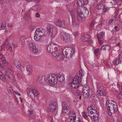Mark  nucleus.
<instances>
[{
  "label": "nucleus",
  "mask_w": 122,
  "mask_h": 122,
  "mask_svg": "<svg viewBox=\"0 0 122 122\" xmlns=\"http://www.w3.org/2000/svg\"><path fill=\"white\" fill-rule=\"evenodd\" d=\"M81 80L79 77L75 76L74 78L69 79V84L73 88H77Z\"/></svg>",
  "instance_id": "nucleus-6"
},
{
  "label": "nucleus",
  "mask_w": 122,
  "mask_h": 122,
  "mask_svg": "<svg viewBox=\"0 0 122 122\" xmlns=\"http://www.w3.org/2000/svg\"><path fill=\"white\" fill-rule=\"evenodd\" d=\"M47 31L48 32V35L49 37H50L51 39H53L54 36L53 35V27L51 25H48L47 28Z\"/></svg>",
  "instance_id": "nucleus-16"
},
{
  "label": "nucleus",
  "mask_w": 122,
  "mask_h": 122,
  "mask_svg": "<svg viewBox=\"0 0 122 122\" xmlns=\"http://www.w3.org/2000/svg\"><path fill=\"white\" fill-rule=\"evenodd\" d=\"M105 108L107 114L109 115L115 113L118 109L117 104L112 100L108 101L106 102Z\"/></svg>",
  "instance_id": "nucleus-2"
},
{
  "label": "nucleus",
  "mask_w": 122,
  "mask_h": 122,
  "mask_svg": "<svg viewBox=\"0 0 122 122\" xmlns=\"http://www.w3.org/2000/svg\"><path fill=\"white\" fill-rule=\"evenodd\" d=\"M103 63L107 67V68H109L110 67V65L108 64L107 63V62L106 61H103Z\"/></svg>",
  "instance_id": "nucleus-47"
},
{
  "label": "nucleus",
  "mask_w": 122,
  "mask_h": 122,
  "mask_svg": "<svg viewBox=\"0 0 122 122\" xmlns=\"http://www.w3.org/2000/svg\"><path fill=\"white\" fill-rule=\"evenodd\" d=\"M83 76V74H82L81 73H79V76H77V77H80L81 79V77Z\"/></svg>",
  "instance_id": "nucleus-58"
},
{
  "label": "nucleus",
  "mask_w": 122,
  "mask_h": 122,
  "mask_svg": "<svg viewBox=\"0 0 122 122\" xmlns=\"http://www.w3.org/2000/svg\"><path fill=\"white\" fill-rule=\"evenodd\" d=\"M121 62V61L118 59H116L113 61V63L115 65H117Z\"/></svg>",
  "instance_id": "nucleus-38"
},
{
  "label": "nucleus",
  "mask_w": 122,
  "mask_h": 122,
  "mask_svg": "<svg viewBox=\"0 0 122 122\" xmlns=\"http://www.w3.org/2000/svg\"><path fill=\"white\" fill-rule=\"evenodd\" d=\"M35 45H34V44L33 43L30 42L29 44V47L30 48V49H32L34 47H35Z\"/></svg>",
  "instance_id": "nucleus-42"
},
{
  "label": "nucleus",
  "mask_w": 122,
  "mask_h": 122,
  "mask_svg": "<svg viewBox=\"0 0 122 122\" xmlns=\"http://www.w3.org/2000/svg\"><path fill=\"white\" fill-rule=\"evenodd\" d=\"M77 20L79 22L81 21L83 19L86 17L88 14L87 9L84 7L79 6L77 10Z\"/></svg>",
  "instance_id": "nucleus-3"
},
{
  "label": "nucleus",
  "mask_w": 122,
  "mask_h": 122,
  "mask_svg": "<svg viewBox=\"0 0 122 122\" xmlns=\"http://www.w3.org/2000/svg\"><path fill=\"white\" fill-rule=\"evenodd\" d=\"M110 49V46L108 45H103L100 48L101 50H109Z\"/></svg>",
  "instance_id": "nucleus-24"
},
{
  "label": "nucleus",
  "mask_w": 122,
  "mask_h": 122,
  "mask_svg": "<svg viewBox=\"0 0 122 122\" xmlns=\"http://www.w3.org/2000/svg\"><path fill=\"white\" fill-rule=\"evenodd\" d=\"M54 44L52 43L51 44L49 45H48L47 47V50L50 53H52L53 51V49L54 47Z\"/></svg>",
  "instance_id": "nucleus-23"
},
{
  "label": "nucleus",
  "mask_w": 122,
  "mask_h": 122,
  "mask_svg": "<svg viewBox=\"0 0 122 122\" xmlns=\"http://www.w3.org/2000/svg\"><path fill=\"white\" fill-rule=\"evenodd\" d=\"M7 25L8 27H11L12 26V24H8Z\"/></svg>",
  "instance_id": "nucleus-63"
},
{
  "label": "nucleus",
  "mask_w": 122,
  "mask_h": 122,
  "mask_svg": "<svg viewBox=\"0 0 122 122\" xmlns=\"http://www.w3.org/2000/svg\"><path fill=\"white\" fill-rule=\"evenodd\" d=\"M31 90H33V89H30L29 90H28L27 91V94L29 95V96L30 97V95L31 94H33V93H31Z\"/></svg>",
  "instance_id": "nucleus-49"
},
{
  "label": "nucleus",
  "mask_w": 122,
  "mask_h": 122,
  "mask_svg": "<svg viewBox=\"0 0 122 122\" xmlns=\"http://www.w3.org/2000/svg\"><path fill=\"white\" fill-rule=\"evenodd\" d=\"M97 89V93L99 96H104L105 95L106 91L102 87L98 86Z\"/></svg>",
  "instance_id": "nucleus-11"
},
{
  "label": "nucleus",
  "mask_w": 122,
  "mask_h": 122,
  "mask_svg": "<svg viewBox=\"0 0 122 122\" xmlns=\"http://www.w3.org/2000/svg\"><path fill=\"white\" fill-rule=\"evenodd\" d=\"M57 108V102L54 100L51 101L48 107V110L52 112H54Z\"/></svg>",
  "instance_id": "nucleus-8"
},
{
  "label": "nucleus",
  "mask_w": 122,
  "mask_h": 122,
  "mask_svg": "<svg viewBox=\"0 0 122 122\" xmlns=\"http://www.w3.org/2000/svg\"><path fill=\"white\" fill-rule=\"evenodd\" d=\"M52 55L54 57L57 58L59 56V53L58 51H56L55 52H54L51 53Z\"/></svg>",
  "instance_id": "nucleus-28"
},
{
  "label": "nucleus",
  "mask_w": 122,
  "mask_h": 122,
  "mask_svg": "<svg viewBox=\"0 0 122 122\" xmlns=\"http://www.w3.org/2000/svg\"><path fill=\"white\" fill-rule=\"evenodd\" d=\"M47 83L51 86H53L57 83V76L51 74L46 76Z\"/></svg>",
  "instance_id": "nucleus-7"
},
{
  "label": "nucleus",
  "mask_w": 122,
  "mask_h": 122,
  "mask_svg": "<svg viewBox=\"0 0 122 122\" xmlns=\"http://www.w3.org/2000/svg\"><path fill=\"white\" fill-rule=\"evenodd\" d=\"M60 37L61 39L65 42H67L70 40V35L66 32H62L61 33Z\"/></svg>",
  "instance_id": "nucleus-9"
},
{
  "label": "nucleus",
  "mask_w": 122,
  "mask_h": 122,
  "mask_svg": "<svg viewBox=\"0 0 122 122\" xmlns=\"http://www.w3.org/2000/svg\"><path fill=\"white\" fill-rule=\"evenodd\" d=\"M105 34V32H102L101 33H99L97 34V37L98 39H100Z\"/></svg>",
  "instance_id": "nucleus-29"
},
{
  "label": "nucleus",
  "mask_w": 122,
  "mask_h": 122,
  "mask_svg": "<svg viewBox=\"0 0 122 122\" xmlns=\"http://www.w3.org/2000/svg\"><path fill=\"white\" fill-rule=\"evenodd\" d=\"M27 71H32V66L31 65H27L26 67Z\"/></svg>",
  "instance_id": "nucleus-40"
},
{
  "label": "nucleus",
  "mask_w": 122,
  "mask_h": 122,
  "mask_svg": "<svg viewBox=\"0 0 122 122\" xmlns=\"http://www.w3.org/2000/svg\"><path fill=\"white\" fill-rule=\"evenodd\" d=\"M88 0H79L78 1L76 5L78 6H82L85 5H86L88 2Z\"/></svg>",
  "instance_id": "nucleus-19"
},
{
  "label": "nucleus",
  "mask_w": 122,
  "mask_h": 122,
  "mask_svg": "<svg viewBox=\"0 0 122 122\" xmlns=\"http://www.w3.org/2000/svg\"><path fill=\"white\" fill-rule=\"evenodd\" d=\"M20 40L22 44H24L25 42V40L26 39L25 36H21L20 38Z\"/></svg>",
  "instance_id": "nucleus-34"
},
{
  "label": "nucleus",
  "mask_w": 122,
  "mask_h": 122,
  "mask_svg": "<svg viewBox=\"0 0 122 122\" xmlns=\"http://www.w3.org/2000/svg\"><path fill=\"white\" fill-rule=\"evenodd\" d=\"M62 114L63 115H66L68 111V108L67 107V105L65 102H62Z\"/></svg>",
  "instance_id": "nucleus-15"
},
{
  "label": "nucleus",
  "mask_w": 122,
  "mask_h": 122,
  "mask_svg": "<svg viewBox=\"0 0 122 122\" xmlns=\"http://www.w3.org/2000/svg\"><path fill=\"white\" fill-rule=\"evenodd\" d=\"M41 6L40 5H36L33 6L32 9L36 11L37 10H40Z\"/></svg>",
  "instance_id": "nucleus-26"
},
{
  "label": "nucleus",
  "mask_w": 122,
  "mask_h": 122,
  "mask_svg": "<svg viewBox=\"0 0 122 122\" xmlns=\"http://www.w3.org/2000/svg\"><path fill=\"white\" fill-rule=\"evenodd\" d=\"M15 101L18 102V103H19V101H20V100L19 99V98L18 99L16 98Z\"/></svg>",
  "instance_id": "nucleus-64"
},
{
  "label": "nucleus",
  "mask_w": 122,
  "mask_h": 122,
  "mask_svg": "<svg viewBox=\"0 0 122 122\" xmlns=\"http://www.w3.org/2000/svg\"><path fill=\"white\" fill-rule=\"evenodd\" d=\"M98 109L96 105L94 104L91 105L90 106L87 107V112H88V115L91 119L94 121L98 119V113L97 111Z\"/></svg>",
  "instance_id": "nucleus-1"
},
{
  "label": "nucleus",
  "mask_w": 122,
  "mask_h": 122,
  "mask_svg": "<svg viewBox=\"0 0 122 122\" xmlns=\"http://www.w3.org/2000/svg\"><path fill=\"white\" fill-rule=\"evenodd\" d=\"M17 75L18 77L19 78H22V75L20 73H18L17 74Z\"/></svg>",
  "instance_id": "nucleus-54"
},
{
  "label": "nucleus",
  "mask_w": 122,
  "mask_h": 122,
  "mask_svg": "<svg viewBox=\"0 0 122 122\" xmlns=\"http://www.w3.org/2000/svg\"><path fill=\"white\" fill-rule=\"evenodd\" d=\"M24 19L25 20H30V14L28 13L27 14L25 15Z\"/></svg>",
  "instance_id": "nucleus-32"
},
{
  "label": "nucleus",
  "mask_w": 122,
  "mask_h": 122,
  "mask_svg": "<svg viewBox=\"0 0 122 122\" xmlns=\"http://www.w3.org/2000/svg\"><path fill=\"white\" fill-rule=\"evenodd\" d=\"M98 39L99 41V42L100 44H101L103 43V41L102 40H101L100 39Z\"/></svg>",
  "instance_id": "nucleus-55"
},
{
  "label": "nucleus",
  "mask_w": 122,
  "mask_h": 122,
  "mask_svg": "<svg viewBox=\"0 0 122 122\" xmlns=\"http://www.w3.org/2000/svg\"><path fill=\"white\" fill-rule=\"evenodd\" d=\"M69 13L72 18V24L75 27H78L79 26V24H77L73 21L74 19L75 18V10L74 9L72 8L70 9L69 10Z\"/></svg>",
  "instance_id": "nucleus-10"
},
{
  "label": "nucleus",
  "mask_w": 122,
  "mask_h": 122,
  "mask_svg": "<svg viewBox=\"0 0 122 122\" xmlns=\"http://www.w3.org/2000/svg\"><path fill=\"white\" fill-rule=\"evenodd\" d=\"M42 37L38 35H37L35 33V35L34 37L35 40L36 41H39L41 38Z\"/></svg>",
  "instance_id": "nucleus-31"
},
{
  "label": "nucleus",
  "mask_w": 122,
  "mask_h": 122,
  "mask_svg": "<svg viewBox=\"0 0 122 122\" xmlns=\"http://www.w3.org/2000/svg\"><path fill=\"white\" fill-rule=\"evenodd\" d=\"M82 116L85 118H86L88 116L87 113L85 112H83L82 113Z\"/></svg>",
  "instance_id": "nucleus-43"
},
{
  "label": "nucleus",
  "mask_w": 122,
  "mask_h": 122,
  "mask_svg": "<svg viewBox=\"0 0 122 122\" xmlns=\"http://www.w3.org/2000/svg\"><path fill=\"white\" fill-rule=\"evenodd\" d=\"M97 8L98 9L104 10L105 8V6L102 4H99L97 5Z\"/></svg>",
  "instance_id": "nucleus-36"
},
{
  "label": "nucleus",
  "mask_w": 122,
  "mask_h": 122,
  "mask_svg": "<svg viewBox=\"0 0 122 122\" xmlns=\"http://www.w3.org/2000/svg\"><path fill=\"white\" fill-rule=\"evenodd\" d=\"M78 119H76V120H76L74 122H81V120H80V119H79V118H78Z\"/></svg>",
  "instance_id": "nucleus-60"
},
{
  "label": "nucleus",
  "mask_w": 122,
  "mask_h": 122,
  "mask_svg": "<svg viewBox=\"0 0 122 122\" xmlns=\"http://www.w3.org/2000/svg\"><path fill=\"white\" fill-rule=\"evenodd\" d=\"M14 63L16 66L18 68L20 69L22 71L24 70V67L21 65L19 61L15 59L14 61Z\"/></svg>",
  "instance_id": "nucleus-17"
},
{
  "label": "nucleus",
  "mask_w": 122,
  "mask_h": 122,
  "mask_svg": "<svg viewBox=\"0 0 122 122\" xmlns=\"http://www.w3.org/2000/svg\"><path fill=\"white\" fill-rule=\"evenodd\" d=\"M122 92L120 93H119L117 95V98L119 99H122V86H121Z\"/></svg>",
  "instance_id": "nucleus-39"
},
{
  "label": "nucleus",
  "mask_w": 122,
  "mask_h": 122,
  "mask_svg": "<svg viewBox=\"0 0 122 122\" xmlns=\"http://www.w3.org/2000/svg\"><path fill=\"white\" fill-rule=\"evenodd\" d=\"M46 76H39L38 79V81L41 85H45L47 83Z\"/></svg>",
  "instance_id": "nucleus-14"
},
{
  "label": "nucleus",
  "mask_w": 122,
  "mask_h": 122,
  "mask_svg": "<svg viewBox=\"0 0 122 122\" xmlns=\"http://www.w3.org/2000/svg\"><path fill=\"white\" fill-rule=\"evenodd\" d=\"M112 18L113 19H114V20H115L116 21H117L118 20V19L116 18V16H113Z\"/></svg>",
  "instance_id": "nucleus-57"
},
{
  "label": "nucleus",
  "mask_w": 122,
  "mask_h": 122,
  "mask_svg": "<svg viewBox=\"0 0 122 122\" xmlns=\"http://www.w3.org/2000/svg\"><path fill=\"white\" fill-rule=\"evenodd\" d=\"M113 20V19L110 20L109 21V23L110 25L112 24V22Z\"/></svg>",
  "instance_id": "nucleus-52"
},
{
  "label": "nucleus",
  "mask_w": 122,
  "mask_h": 122,
  "mask_svg": "<svg viewBox=\"0 0 122 122\" xmlns=\"http://www.w3.org/2000/svg\"><path fill=\"white\" fill-rule=\"evenodd\" d=\"M114 29L116 31H117L119 30L120 29V27L119 26H115Z\"/></svg>",
  "instance_id": "nucleus-50"
},
{
  "label": "nucleus",
  "mask_w": 122,
  "mask_h": 122,
  "mask_svg": "<svg viewBox=\"0 0 122 122\" xmlns=\"http://www.w3.org/2000/svg\"><path fill=\"white\" fill-rule=\"evenodd\" d=\"M99 50V49H96L94 53L95 55H96V53L98 52V51Z\"/></svg>",
  "instance_id": "nucleus-56"
},
{
  "label": "nucleus",
  "mask_w": 122,
  "mask_h": 122,
  "mask_svg": "<svg viewBox=\"0 0 122 122\" xmlns=\"http://www.w3.org/2000/svg\"><path fill=\"white\" fill-rule=\"evenodd\" d=\"M62 21H61L60 20H57L56 21L54 22V24L57 26L61 27V25Z\"/></svg>",
  "instance_id": "nucleus-27"
},
{
  "label": "nucleus",
  "mask_w": 122,
  "mask_h": 122,
  "mask_svg": "<svg viewBox=\"0 0 122 122\" xmlns=\"http://www.w3.org/2000/svg\"><path fill=\"white\" fill-rule=\"evenodd\" d=\"M118 18H119L120 21L122 22V13H121L119 15Z\"/></svg>",
  "instance_id": "nucleus-48"
},
{
  "label": "nucleus",
  "mask_w": 122,
  "mask_h": 122,
  "mask_svg": "<svg viewBox=\"0 0 122 122\" xmlns=\"http://www.w3.org/2000/svg\"><path fill=\"white\" fill-rule=\"evenodd\" d=\"M65 49L63 50L62 54L60 55L62 58H64L65 56L67 58H71L72 55L75 53V50L70 47H67L65 48Z\"/></svg>",
  "instance_id": "nucleus-5"
},
{
  "label": "nucleus",
  "mask_w": 122,
  "mask_h": 122,
  "mask_svg": "<svg viewBox=\"0 0 122 122\" xmlns=\"http://www.w3.org/2000/svg\"><path fill=\"white\" fill-rule=\"evenodd\" d=\"M5 57L1 54H0V59H1L2 60L4 59H5Z\"/></svg>",
  "instance_id": "nucleus-53"
},
{
  "label": "nucleus",
  "mask_w": 122,
  "mask_h": 122,
  "mask_svg": "<svg viewBox=\"0 0 122 122\" xmlns=\"http://www.w3.org/2000/svg\"><path fill=\"white\" fill-rule=\"evenodd\" d=\"M54 47L53 49V51L52 53L55 52L56 51H58L59 49H58V46L57 45L54 44Z\"/></svg>",
  "instance_id": "nucleus-33"
},
{
  "label": "nucleus",
  "mask_w": 122,
  "mask_h": 122,
  "mask_svg": "<svg viewBox=\"0 0 122 122\" xmlns=\"http://www.w3.org/2000/svg\"><path fill=\"white\" fill-rule=\"evenodd\" d=\"M31 49L33 52L34 53L36 54L38 53V49L36 48V46L34 47V48H33Z\"/></svg>",
  "instance_id": "nucleus-37"
},
{
  "label": "nucleus",
  "mask_w": 122,
  "mask_h": 122,
  "mask_svg": "<svg viewBox=\"0 0 122 122\" xmlns=\"http://www.w3.org/2000/svg\"><path fill=\"white\" fill-rule=\"evenodd\" d=\"M95 24V21H93L91 23L90 25V27L92 28L94 26Z\"/></svg>",
  "instance_id": "nucleus-45"
},
{
  "label": "nucleus",
  "mask_w": 122,
  "mask_h": 122,
  "mask_svg": "<svg viewBox=\"0 0 122 122\" xmlns=\"http://www.w3.org/2000/svg\"><path fill=\"white\" fill-rule=\"evenodd\" d=\"M28 112L29 113H28V115L29 116L31 117L34 118L33 116V111L32 110H29Z\"/></svg>",
  "instance_id": "nucleus-41"
},
{
  "label": "nucleus",
  "mask_w": 122,
  "mask_h": 122,
  "mask_svg": "<svg viewBox=\"0 0 122 122\" xmlns=\"http://www.w3.org/2000/svg\"><path fill=\"white\" fill-rule=\"evenodd\" d=\"M83 96L85 98H89L90 100H92L95 98L93 92L91 88H90L88 86L83 87Z\"/></svg>",
  "instance_id": "nucleus-4"
},
{
  "label": "nucleus",
  "mask_w": 122,
  "mask_h": 122,
  "mask_svg": "<svg viewBox=\"0 0 122 122\" xmlns=\"http://www.w3.org/2000/svg\"><path fill=\"white\" fill-rule=\"evenodd\" d=\"M14 93H15V94L14 93V94L15 98H16V94L18 95L19 96H20L21 95L17 91H15V92H14Z\"/></svg>",
  "instance_id": "nucleus-46"
},
{
  "label": "nucleus",
  "mask_w": 122,
  "mask_h": 122,
  "mask_svg": "<svg viewBox=\"0 0 122 122\" xmlns=\"http://www.w3.org/2000/svg\"><path fill=\"white\" fill-rule=\"evenodd\" d=\"M40 16V15L38 12L36 14V17H39Z\"/></svg>",
  "instance_id": "nucleus-59"
},
{
  "label": "nucleus",
  "mask_w": 122,
  "mask_h": 122,
  "mask_svg": "<svg viewBox=\"0 0 122 122\" xmlns=\"http://www.w3.org/2000/svg\"><path fill=\"white\" fill-rule=\"evenodd\" d=\"M57 80L60 82H63L65 80V77L64 75H61V74H58L57 76Z\"/></svg>",
  "instance_id": "nucleus-22"
},
{
  "label": "nucleus",
  "mask_w": 122,
  "mask_h": 122,
  "mask_svg": "<svg viewBox=\"0 0 122 122\" xmlns=\"http://www.w3.org/2000/svg\"><path fill=\"white\" fill-rule=\"evenodd\" d=\"M6 21H3L1 25V27L0 28V30L4 29L6 26Z\"/></svg>",
  "instance_id": "nucleus-30"
},
{
  "label": "nucleus",
  "mask_w": 122,
  "mask_h": 122,
  "mask_svg": "<svg viewBox=\"0 0 122 122\" xmlns=\"http://www.w3.org/2000/svg\"><path fill=\"white\" fill-rule=\"evenodd\" d=\"M2 63L5 65H7L8 64V62L5 60V58L2 60Z\"/></svg>",
  "instance_id": "nucleus-44"
},
{
  "label": "nucleus",
  "mask_w": 122,
  "mask_h": 122,
  "mask_svg": "<svg viewBox=\"0 0 122 122\" xmlns=\"http://www.w3.org/2000/svg\"><path fill=\"white\" fill-rule=\"evenodd\" d=\"M8 47L10 52H12V49L13 48H14L16 47L13 44H11L9 43L8 44Z\"/></svg>",
  "instance_id": "nucleus-25"
},
{
  "label": "nucleus",
  "mask_w": 122,
  "mask_h": 122,
  "mask_svg": "<svg viewBox=\"0 0 122 122\" xmlns=\"http://www.w3.org/2000/svg\"><path fill=\"white\" fill-rule=\"evenodd\" d=\"M90 36L87 34H84L81 38V40L84 41H89L90 40Z\"/></svg>",
  "instance_id": "nucleus-21"
},
{
  "label": "nucleus",
  "mask_w": 122,
  "mask_h": 122,
  "mask_svg": "<svg viewBox=\"0 0 122 122\" xmlns=\"http://www.w3.org/2000/svg\"><path fill=\"white\" fill-rule=\"evenodd\" d=\"M10 36H9L6 39L5 41V42H6L9 39H10Z\"/></svg>",
  "instance_id": "nucleus-61"
},
{
  "label": "nucleus",
  "mask_w": 122,
  "mask_h": 122,
  "mask_svg": "<svg viewBox=\"0 0 122 122\" xmlns=\"http://www.w3.org/2000/svg\"><path fill=\"white\" fill-rule=\"evenodd\" d=\"M67 24L64 21H62L61 27L64 28H66L67 27Z\"/></svg>",
  "instance_id": "nucleus-35"
},
{
  "label": "nucleus",
  "mask_w": 122,
  "mask_h": 122,
  "mask_svg": "<svg viewBox=\"0 0 122 122\" xmlns=\"http://www.w3.org/2000/svg\"><path fill=\"white\" fill-rule=\"evenodd\" d=\"M28 71L29 72H28V75H31L32 72V71Z\"/></svg>",
  "instance_id": "nucleus-62"
},
{
  "label": "nucleus",
  "mask_w": 122,
  "mask_h": 122,
  "mask_svg": "<svg viewBox=\"0 0 122 122\" xmlns=\"http://www.w3.org/2000/svg\"><path fill=\"white\" fill-rule=\"evenodd\" d=\"M119 58L120 61H122V52L120 53L119 55Z\"/></svg>",
  "instance_id": "nucleus-51"
},
{
  "label": "nucleus",
  "mask_w": 122,
  "mask_h": 122,
  "mask_svg": "<svg viewBox=\"0 0 122 122\" xmlns=\"http://www.w3.org/2000/svg\"><path fill=\"white\" fill-rule=\"evenodd\" d=\"M76 115L75 112L70 113L69 115V122H73L76 120Z\"/></svg>",
  "instance_id": "nucleus-18"
},
{
  "label": "nucleus",
  "mask_w": 122,
  "mask_h": 122,
  "mask_svg": "<svg viewBox=\"0 0 122 122\" xmlns=\"http://www.w3.org/2000/svg\"><path fill=\"white\" fill-rule=\"evenodd\" d=\"M31 92L33 93V94H31L30 97L32 99H35L36 97L38 95L39 93L37 90L35 89H33V90H31Z\"/></svg>",
  "instance_id": "nucleus-20"
},
{
  "label": "nucleus",
  "mask_w": 122,
  "mask_h": 122,
  "mask_svg": "<svg viewBox=\"0 0 122 122\" xmlns=\"http://www.w3.org/2000/svg\"><path fill=\"white\" fill-rule=\"evenodd\" d=\"M35 33L37 35H38L41 37L46 36L45 30L42 28L37 29L36 30Z\"/></svg>",
  "instance_id": "nucleus-12"
},
{
  "label": "nucleus",
  "mask_w": 122,
  "mask_h": 122,
  "mask_svg": "<svg viewBox=\"0 0 122 122\" xmlns=\"http://www.w3.org/2000/svg\"><path fill=\"white\" fill-rule=\"evenodd\" d=\"M11 70L10 69H7L5 72V74L9 79L13 81H15V78L12 76L11 73Z\"/></svg>",
  "instance_id": "nucleus-13"
}]
</instances>
